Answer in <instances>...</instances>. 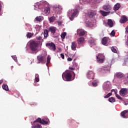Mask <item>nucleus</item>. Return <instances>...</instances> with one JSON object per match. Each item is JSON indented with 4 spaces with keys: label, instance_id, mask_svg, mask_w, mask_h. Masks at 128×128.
<instances>
[{
    "label": "nucleus",
    "instance_id": "obj_1",
    "mask_svg": "<svg viewBox=\"0 0 128 128\" xmlns=\"http://www.w3.org/2000/svg\"><path fill=\"white\" fill-rule=\"evenodd\" d=\"M76 78V74L72 70H66L62 74V78L65 82L74 80Z\"/></svg>",
    "mask_w": 128,
    "mask_h": 128
},
{
    "label": "nucleus",
    "instance_id": "obj_2",
    "mask_svg": "<svg viewBox=\"0 0 128 128\" xmlns=\"http://www.w3.org/2000/svg\"><path fill=\"white\" fill-rule=\"evenodd\" d=\"M83 8V7L79 6L78 8L69 10L67 12V16H68L70 20L72 21L74 20V18H76L78 16V10H82Z\"/></svg>",
    "mask_w": 128,
    "mask_h": 128
},
{
    "label": "nucleus",
    "instance_id": "obj_3",
    "mask_svg": "<svg viewBox=\"0 0 128 128\" xmlns=\"http://www.w3.org/2000/svg\"><path fill=\"white\" fill-rule=\"evenodd\" d=\"M28 44L31 52H32L34 54H36L40 50V49H38V43L36 42V41H30Z\"/></svg>",
    "mask_w": 128,
    "mask_h": 128
},
{
    "label": "nucleus",
    "instance_id": "obj_4",
    "mask_svg": "<svg viewBox=\"0 0 128 128\" xmlns=\"http://www.w3.org/2000/svg\"><path fill=\"white\" fill-rule=\"evenodd\" d=\"M48 6V3L44 0H42L40 2L36 3L34 5V10H42L45 8L46 6Z\"/></svg>",
    "mask_w": 128,
    "mask_h": 128
},
{
    "label": "nucleus",
    "instance_id": "obj_5",
    "mask_svg": "<svg viewBox=\"0 0 128 128\" xmlns=\"http://www.w3.org/2000/svg\"><path fill=\"white\" fill-rule=\"evenodd\" d=\"M102 88L103 92H104L105 94H108V92L112 90V84L110 81H106L103 84Z\"/></svg>",
    "mask_w": 128,
    "mask_h": 128
},
{
    "label": "nucleus",
    "instance_id": "obj_6",
    "mask_svg": "<svg viewBox=\"0 0 128 128\" xmlns=\"http://www.w3.org/2000/svg\"><path fill=\"white\" fill-rule=\"evenodd\" d=\"M80 2L82 6H84L85 4H88L90 2H93L95 4H98L100 2V0H80Z\"/></svg>",
    "mask_w": 128,
    "mask_h": 128
},
{
    "label": "nucleus",
    "instance_id": "obj_7",
    "mask_svg": "<svg viewBox=\"0 0 128 128\" xmlns=\"http://www.w3.org/2000/svg\"><path fill=\"white\" fill-rule=\"evenodd\" d=\"M86 26H88V28H96V20H90L87 19L85 22Z\"/></svg>",
    "mask_w": 128,
    "mask_h": 128
},
{
    "label": "nucleus",
    "instance_id": "obj_8",
    "mask_svg": "<svg viewBox=\"0 0 128 128\" xmlns=\"http://www.w3.org/2000/svg\"><path fill=\"white\" fill-rule=\"evenodd\" d=\"M54 10H55L58 14H62V6L56 4L52 6Z\"/></svg>",
    "mask_w": 128,
    "mask_h": 128
},
{
    "label": "nucleus",
    "instance_id": "obj_9",
    "mask_svg": "<svg viewBox=\"0 0 128 128\" xmlns=\"http://www.w3.org/2000/svg\"><path fill=\"white\" fill-rule=\"evenodd\" d=\"M96 60L99 64H102L104 60V54H99L96 56Z\"/></svg>",
    "mask_w": 128,
    "mask_h": 128
},
{
    "label": "nucleus",
    "instance_id": "obj_10",
    "mask_svg": "<svg viewBox=\"0 0 128 128\" xmlns=\"http://www.w3.org/2000/svg\"><path fill=\"white\" fill-rule=\"evenodd\" d=\"M31 124H32V128H42L40 123L38 122V120H37V119L33 122H31Z\"/></svg>",
    "mask_w": 128,
    "mask_h": 128
},
{
    "label": "nucleus",
    "instance_id": "obj_11",
    "mask_svg": "<svg viewBox=\"0 0 128 128\" xmlns=\"http://www.w3.org/2000/svg\"><path fill=\"white\" fill-rule=\"evenodd\" d=\"M37 120L42 124H50V120L48 118L41 119L40 118H37Z\"/></svg>",
    "mask_w": 128,
    "mask_h": 128
},
{
    "label": "nucleus",
    "instance_id": "obj_12",
    "mask_svg": "<svg viewBox=\"0 0 128 128\" xmlns=\"http://www.w3.org/2000/svg\"><path fill=\"white\" fill-rule=\"evenodd\" d=\"M86 76L88 80H94V73L92 70L88 71L87 72Z\"/></svg>",
    "mask_w": 128,
    "mask_h": 128
},
{
    "label": "nucleus",
    "instance_id": "obj_13",
    "mask_svg": "<svg viewBox=\"0 0 128 128\" xmlns=\"http://www.w3.org/2000/svg\"><path fill=\"white\" fill-rule=\"evenodd\" d=\"M41 10L44 12V16H48L50 12V8L48 5V6H46L44 9L43 8Z\"/></svg>",
    "mask_w": 128,
    "mask_h": 128
},
{
    "label": "nucleus",
    "instance_id": "obj_14",
    "mask_svg": "<svg viewBox=\"0 0 128 128\" xmlns=\"http://www.w3.org/2000/svg\"><path fill=\"white\" fill-rule=\"evenodd\" d=\"M110 68L108 66H105L102 67L101 68L98 70V72H105L106 74L110 72Z\"/></svg>",
    "mask_w": 128,
    "mask_h": 128
},
{
    "label": "nucleus",
    "instance_id": "obj_15",
    "mask_svg": "<svg viewBox=\"0 0 128 128\" xmlns=\"http://www.w3.org/2000/svg\"><path fill=\"white\" fill-rule=\"evenodd\" d=\"M46 46L51 50H56V45L52 42L46 44Z\"/></svg>",
    "mask_w": 128,
    "mask_h": 128
},
{
    "label": "nucleus",
    "instance_id": "obj_16",
    "mask_svg": "<svg viewBox=\"0 0 128 128\" xmlns=\"http://www.w3.org/2000/svg\"><path fill=\"white\" fill-rule=\"evenodd\" d=\"M120 94L121 96H124L128 94V89L126 88H122L120 91Z\"/></svg>",
    "mask_w": 128,
    "mask_h": 128
},
{
    "label": "nucleus",
    "instance_id": "obj_17",
    "mask_svg": "<svg viewBox=\"0 0 128 128\" xmlns=\"http://www.w3.org/2000/svg\"><path fill=\"white\" fill-rule=\"evenodd\" d=\"M38 82H40V76L38 75V74H36L34 86H40V84L36 83Z\"/></svg>",
    "mask_w": 128,
    "mask_h": 128
},
{
    "label": "nucleus",
    "instance_id": "obj_18",
    "mask_svg": "<svg viewBox=\"0 0 128 128\" xmlns=\"http://www.w3.org/2000/svg\"><path fill=\"white\" fill-rule=\"evenodd\" d=\"M86 32L82 29L80 28L77 30V34H78L79 36H84L86 34Z\"/></svg>",
    "mask_w": 128,
    "mask_h": 128
},
{
    "label": "nucleus",
    "instance_id": "obj_19",
    "mask_svg": "<svg viewBox=\"0 0 128 128\" xmlns=\"http://www.w3.org/2000/svg\"><path fill=\"white\" fill-rule=\"evenodd\" d=\"M102 8L104 10L108 12L112 10V5L110 4H106L103 6Z\"/></svg>",
    "mask_w": 128,
    "mask_h": 128
},
{
    "label": "nucleus",
    "instance_id": "obj_20",
    "mask_svg": "<svg viewBox=\"0 0 128 128\" xmlns=\"http://www.w3.org/2000/svg\"><path fill=\"white\" fill-rule=\"evenodd\" d=\"M122 118H128V110H124L120 114Z\"/></svg>",
    "mask_w": 128,
    "mask_h": 128
},
{
    "label": "nucleus",
    "instance_id": "obj_21",
    "mask_svg": "<svg viewBox=\"0 0 128 128\" xmlns=\"http://www.w3.org/2000/svg\"><path fill=\"white\" fill-rule=\"evenodd\" d=\"M37 60H38L37 64H44L45 62H44V56L42 55H39L37 56Z\"/></svg>",
    "mask_w": 128,
    "mask_h": 128
},
{
    "label": "nucleus",
    "instance_id": "obj_22",
    "mask_svg": "<svg viewBox=\"0 0 128 128\" xmlns=\"http://www.w3.org/2000/svg\"><path fill=\"white\" fill-rule=\"evenodd\" d=\"M110 40V39L108 38L104 37L102 39V44H104V46H108V42Z\"/></svg>",
    "mask_w": 128,
    "mask_h": 128
},
{
    "label": "nucleus",
    "instance_id": "obj_23",
    "mask_svg": "<svg viewBox=\"0 0 128 128\" xmlns=\"http://www.w3.org/2000/svg\"><path fill=\"white\" fill-rule=\"evenodd\" d=\"M111 92H114V94H115L116 96V98H117L118 100H122V97H120V95L117 94V92H118V90H114V89H112V90H111Z\"/></svg>",
    "mask_w": 128,
    "mask_h": 128
},
{
    "label": "nucleus",
    "instance_id": "obj_24",
    "mask_svg": "<svg viewBox=\"0 0 128 128\" xmlns=\"http://www.w3.org/2000/svg\"><path fill=\"white\" fill-rule=\"evenodd\" d=\"M88 42L90 48H92V46H94V38H91L88 39Z\"/></svg>",
    "mask_w": 128,
    "mask_h": 128
},
{
    "label": "nucleus",
    "instance_id": "obj_25",
    "mask_svg": "<svg viewBox=\"0 0 128 128\" xmlns=\"http://www.w3.org/2000/svg\"><path fill=\"white\" fill-rule=\"evenodd\" d=\"M76 42H73L71 44V48L72 50H76Z\"/></svg>",
    "mask_w": 128,
    "mask_h": 128
},
{
    "label": "nucleus",
    "instance_id": "obj_26",
    "mask_svg": "<svg viewBox=\"0 0 128 128\" xmlns=\"http://www.w3.org/2000/svg\"><path fill=\"white\" fill-rule=\"evenodd\" d=\"M128 21V18L126 16H122L121 19L120 20V22L121 24H124Z\"/></svg>",
    "mask_w": 128,
    "mask_h": 128
},
{
    "label": "nucleus",
    "instance_id": "obj_27",
    "mask_svg": "<svg viewBox=\"0 0 128 128\" xmlns=\"http://www.w3.org/2000/svg\"><path fill=\"white\" fill-rule=\"evenodd\" d=\"M35 20L38 22H42V20H44V16H36L35 18Z\"/></svg>",
    "mask_w": 128,
    "mask_h": 128
},
{
    "label": "nucleus",
    "instance_id": "obj_28",
    "mask_svg": "<svg viewBox=\"0 0 128 128\" xmlns=\"http://www.w3.org/2000/svg\"><path fill=\"white\" fill-rule=\"evenodd\" d=\"M77 42L78 44H82L84 42V38L81 37L78 39Z\"/></svg>",
    "mask_w": 128,
    "mask_h": 128
},
{
    "label": "nucleus",
    "instance_id": "obj_29",
    "mask_svg": "<svg viewBox=\"0 0 128 128\" xmlns=\"http://www.w3.org/2000/svg\"><path fill=\"white\" fill-rule=\"evenodd\" d=\"M36 40L38 42V44H40V46H42V42H44V39H42V36H38L36 38Z\"/></svg>",
    "mask_w": 128,
    "mask_h": 128
},
{
    "label": "nucleus",
    "instance_id": "obj_30",
    "mask_svg": "<svg viewBox=\"0 0 128 128\" xmlns=\"http://www.w3.org/2000/svg\"><path fill=\"white\" fill-rule=\"evenodd\" d=\"M100 14H101L102 16H108L110 14V12H106L104 10H100Z\"/></svg>",
    "mask_w": 128,
    "mask_h": 128
},
{
    "label": "nucleus",
    "instance_id": "obj_31",
    "mask_svg": "<svg viewBox=\"0 0 128 128\" xmlns=\"http://www.w3.org/2000/svg\"><path fill=\"white\" fill-rule=\"evenodd\" d=\"M108 24L110 28H112V26H114V22H112V20L108 19Z\"/></svg>",
    "mask_w": 128,
    "mask_h": 128
},
{
    "label": "nucleus",
    "instance_id": "obj_32",
    "mask_svg": "<svg viewBox=\"0 0 128 128\" xmlns=\"http://www.w3.org/2000/svg\"><path fill=\"white\" fill-rule=\"evenodd\" d=\"M120 8V4L119 3H117L114 6V10H118Z\"/></svg>",
    "mask_w": 128,
    "mask_h": 128
},
{
    "label": "nucleus",
    "instance_id": "obj_33",
    "mask_svg": "<svg viewBox=\"0 0 128 128\" xmlns=\"http://www.w3.org/2000/svg\"><path fill=\"white\" fill-rule=\"evenodd\" d=\"M98 82H100L98 80H94V82H92V86H98Z\"/></svg>",
    "mask_w": 128,
    "mask_h": 128
},
{
    "label": "nucleus",
    "instance_id": "obj_34",
    "mask_svg": "<svg viewBox=\"0 0 128 128\" xmlns=\"http://www.w3.org/2000/svg\"><path fill=\"white\" fill-rule=\"evenodd\" d=\"M124 74L122 72H118L116 73V76L117 78H122L124 76Z\"/></svg>",
    "mask_w": 128,
    "mask_h": 128
},
{
    "label": "nucleus",
    "instance_id": "obj_35",
    "mask_svg": "<svg viewBox=\"0 0 128 128\" xmlns=\"http://www.w3.org/2000/svg\"><path fill=\"white\" fill-rule=\"evenodd\" d=\"M49 30H50L52 34H54V32H56V27H54V26L50 27L49 28Z\"/></svg>",
    "mask_w": 128,
    "mask_h": 128
},
{
    "label": "nucleus",
    "instance_id": "obj_36",
    "mask_svg": "<svg viewBox=\"0 0 128 128\" xmlns=\"http://www.w3.org/2000/svg\"><path fill=\"white\" fill-rule=\"evenodd\" d=\"M3 90H6V92H8V86L6 84H3L2 86Z\"/></svg>",
    "mask_w": 128,
    "mask_h": 128
},
{
    "label": "nucleus",
    "instance_id": "obj_37",
    "mask_svg": "<svg viewBox=\"0 0 128 128\" xmlns=\"http://www.w3.org/2000/svg\"><path fill=\"white\" fill-rule=\"evenodd\" d=\"M51 59H52V58L50 57V55H48L47 57V62L46 64L47 66H48V64H50V62Z\"/></svg>",
    "mask_w": 128,
    "mask_h": 128
},
{
    "label": "nucleus",
    "instance_id": "obj_38",
    "mask_svg": "<svg viewBox=\"0 0 128 128\" xmlns=\"http://www.w3.org/2000/svg\"><path fill=\"white\" fill-rule=\"evenodd\" d=\"M108 102H116V98L114 97H111L108 98Z\"/></svg>",
    "mask_w": 128,
    "mask_h": 128
},
{
    "label": "nucleus",
    "instance_id": "obj_39",
    "mask_svg": "<svg viewBox=\"0 0 128 128\" xmlns=\"http://www.w3.org/2000/svg\"><path fill=\"white\" fill-rule=\"evenodd\" d=\"M42 28L41 26L36 24L35 26H34V28H36V30L38 31V32H40V28Z\"/></svg>",
    "mask_w": 128,
    "mask_h": 128
},
{
    "label": "nucleus",
    "instance_id": "obj_40",
    "mask_svg": "<svg viewBox=\"0 0 128 128\" xmlns=\"http://www.w3.org/2000/svg\"><path fill=\"white\" fill-rule=\"evenodd\" d=\"M44 38H48V30H45L44 31Z\"/></svg>",
    "mask_w": 128,
    "mask_h": 128
},
{
    "label": "nucleus",
    "instance_id": "obj_41",
    "mask_svg": "<svg viewBox=\"0 0 128 128\" xmlns=\"http://www.w3.org/2000/svg\"><path fill=\"white\" fill-rule=\"evenodd\" d=\"M32 36H34V34L31 33V32H28L27 34H26V36L28 38H32Z\"/></svg>",
    "mask_w": 128,
    "mask_h": 128
},
{
    "label": "nucleus",
    "instance_id": "obj_42",
    "mask_svg": "<svg viewBox=\"0 0 128 128\" xmlns=\"http://www.w3.org/2000/svg\"><path fill=\"white\" fill-rule=\"evenodd\" d=\"M12 60H14V62H16L18 64V58L16 57V56H12Z\"/></svg>",
    "mask_w": 128,
    "mask_h": 128
},
{
    "label": "nucleus",
    "instance_id": "obj_43",
    "mask_svg": "<svg viewBox=\"0 0 128 128\" xmlns=\"http://www.w3.org/2000/svg\"><path fill=\"white\" fill-rule=\"evenodd\" d=\"M66 32H64L63 33H62L61 34L62 38V40L64 39V38H66Z\"/></svg>",
    "mask_w": 128,
    "mask_h": 128
},
{
    "label": "nucleus",
    "instance_id": "obj_44",
    "mask_svg": "<svg viewBox=\"0 0 128 128\" xmlns=\"http://www.w3.org/2000/svg\"><path fill=\"white\" fill-rule=\"evenodd\" d=\"M50 22H54V17L51 16L49 18Z\"/></svg>",
    "mask_w": 128,
    "mask_h": 128
},
{
    "label": "nucleus",
    "instance_id": "obj_45",
    "mask_svg": "<svg viewBox=\"0 0 128 128\" xmlns=\"http://www.w3.org/2000/svg\"><path fill=\"white\" fill-rule=\"evenodd\" d=\"M112 92H109L108 94H106V96H104V98H110V96H112Z\"/></svg>",
    "mask_w": 128,
    "mask_h": 128
},
{
    "label": "nucleus",
    "instance_id": "obj_46",
    "mask_svg": "<svg viewBox=\"0 0 128 128\" xmlns=\"http://www.w3.org/2000/svg\"><path fill=\"white\" fill-rule=\"evenodd\" d=\"M111 50H112V51L113 52H114L115 54H116L117 51H116V48H114L112 47Z\"/></svg>",
    "mask_w": 128,
    "mask_h": 128
},
{
    "label": "nucleus",
    "instance_id": "obj_47",
    "mask_svg": "<svg viewBox=\"0 0 128 128\" xmlns=\"http://www.w3.org/2000/svg\"><path fill=\"white\" fill-rule=\"evenodd\" d=\"M2 2L0 0V16H2Z\"/></svg>",
    "mask_w": 128,
    "mask_h": 128
},
{
    "label": "nucleus",
    "instance_id": "obj_48",
    "mask_svg": "<svg viewBox=\"0 0 128 128\" xmlns=\"http://www.w3.org/2000/svg\"><path fill=\"white\" fill-rule=\"evenodd\" d=\"M116 34V32H114V30H112V32L110 33V36H114Z\"/></svg>",
    "mask_w": 128,
    "mask_h": 128
},
{
    "label": "nucleus",
    "instance_id": "obj_49",
    "mask_svg": "<svg viewBox=\"0 0 128 128\" xmlns=\"http://www.w3.org/2000/svg\"><path fill=\"white\" fill-rule=\"evenodd\" d=\"M16 93H14V96H16V98H18L20 96V94L18 92L17 95L16 94Z\"/></svg>",
    "mask_w": 128,
    "mask_h": 128
},
{
    "label": "nucleus",
    "instance_id": "obj_50",
    "mask_svg": "<svg viewBox=\"0 0 128 128\" xmlns=\"http://www.w3.org/2000/svg\"><path fill=\"white\" fill-rule=\"evenodd\" d=\"M128 56L124 60V62H128V52H127Z\"/></svg>",
    "mask_w": 128,
    "mask_h": 128
},
{
    "label": "nucleus",
    "instance_id": "obj_51",
    "mask_svg": "<svg viewBox=\"0 0 128 128\" xmlns=\"http://www.w3.org/2000/svg\"><path fill=\"white\" fill-rule=\"evenodd\" d=\"M58 24L59 26H62V21H58Z\"/></svg>",
    "mask_w": 128,
    "mask_h": 128
},
{
    "label": "nucleus",
    "instance_id": "obj_52",
    "mask_svg": "<svg viewBox=\"0 0 128 128\" xmlns=\"http://www.w3.org/2000/svg\"><path fill=\"white\" fill-rule=\"evenodd\" d=\"M60 56L62 58V60H64V54H60Z\"/></svg>",
    "mask_w": 128,
    "mask_h": 128
},
{
    "label": "nucleus",
    "instance_id": "obj_53",
    "mask_svg": "<svg viewBox=\"0 0 128 128\" xmlns=\"http://www.w3.org/2000/svg\"><path fill=\"white\" fill-rule=\"evenodd\" d=\"M67 60L68 62H72V59L71 58H68Z\"/></svg>",
    "mask_w": 128,
    "mask_h": 128
},
{
    "label": "nucleus",
    "instance_id": "obj_54",
    "mask_svg": "<svg viewBox=\"0 0 128 128\" xmlns=\"http://www.w3.org/2000/svg\"><path fill=\"white\" fill-rule=\"evenodd\" d=\"M89 17L92 18V12H90L89 14Z\"/></svg>",
    "mask_w": 128,
    "mask_h": 128
},
{
    "label": "nucleus",
    "instance_id": "obj_55",
    "mask_svg": "<svg viewBox=\"0 0 128 128\" xmlns=\"http://www.w3.org/2000/svg\"><path fill=\"white\" fill-rule=\"evenodd\" d=\"M2 82H4V80H0V84H2Z\"/></svg>",
    "mask_w": 128,
    "mask_h": 128
},
{
    "label": "nucleus",
    "instance_id": "obj_56",
    "mask_svg": "<svg viewBox=\"0 0 128 128\" xmlns=\"http://www.w3.org/2000/svg\"><path fill=\"white\" fill-rule=\"evenodd\" d=\"M88 86H92V82H88Z\"/></svg>",
    "mask_w": 128,
    "mask_h": 128
},
{
    "label": "nucleus",
    "instance_id": "obj_57",
    "mask_svg": "<svg viewBox=\"0 0 128 128\" xmlns=\"http://www.w3.org/2000/svg\"><path fill=\"white\" fill-rule=\"evenodd\" d=\"M126 44L127 46H128V41L126 42Z\"/></svg>",
    "mask_w": 128,
    "mask_h": 128
},
{
    "label": "nucleus",
    "instance_id": "obj_58",
    "mask_svg": "<svg viewBox=\"0 0 128 128\" xmlns=\"http://www.w3.org/2000/svg\"><path fill=\"white\" fill-rule=\"evenodd\" d=\"M124 104H125V106H128V103H126V102L124 103Z\"/></svg>",
    "mask_w": 128,
    "mask_h": 128
},
{
    "label": "nucleus",
    "instance_id": "obj_59",
    "mask_svg": "<svg viewBox=\"0 0 128 128\" xmlns=\"http://www.w3.org/2000/svg\"><path fill=\"white\" fill-rule=\"evenodd\" d=\"M70 69L71 70H72L73 68H70Z\"/></svg>",
    "mask_w": 128,
    "mask_h": 128
},
{
    "label": "nucleus",
    "instance_id": "obj_60",
    "mask_svg": "<svg viewBox=\"0 0 128 128\" xmlns=\"http://www.w3.org/2000/svg\"><path fill=\"white\" fill-rule=\"evenodd\" d=\"M34 106H36V103H34V104H33Z\"/></svg>",
    "mask_w": 128,
    "mask_h": 128
},
{
    "label": "nucleus",
    "instance_id": "obj_61",
    "mask_svg": "<svg viewBox=\"0 0 128 128\" xmlns=\"http://www.w3.org/2000/svg\"><path fill=\"white\" fill-rule=\"evenodd\" d=\"M127 78H128V73L127 74Z\"/></svg>",
    "mask_w": 128,
    "mask_h": 128
},
{
    "label": "nucleus",
    "instance_id": "obj_62",
    "mask_svg": "<svg viewBox=\"0 0 128 128\" xmlns=\"http://www.w3.org/2000/svg\"><path fill=\"white\" fill-rule=\"evenodd\" d=\"M30 64H32V62Z\"/></svg>",
    "mask_w": 128,
    "mask_h": 128
},
{
    "label": "nucleus",
    "instance_id": "obj_63",
    "mask_svg": "<svg viewBox=\"0 0 128 128\" xmlns=\"http://www.w3.org/2000/svg\"><path fill=\"white\" fill-rule=\"evenodd\" d=\"M120 0L121 2H122V0Z\"/></svg>",
    "mask_w": 128,
    "mask_h": 128
},
{
    "label": "nucleus",
    "instance_id": "obj_64",
    "mask_svg": "<svg viewBox=\"0 0 128 128\" xmlns=\"http://www.w3.org/2000/svg\"><path fill=\"white\" fill-rule=\"evenodd\" d=\"M102 1V0H101Z\"/></svg>",
    "mask_w": 128,
    "mask_h": 128
}]
</instances>
